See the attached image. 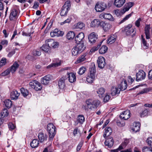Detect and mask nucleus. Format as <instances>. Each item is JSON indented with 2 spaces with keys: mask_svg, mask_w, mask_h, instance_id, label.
<instances>
[{
  "mask_svg": "<svg viewBox=\"0 0 152 152\" xmlns=\"http://www.w3.org/2000/svg\"><path fill=\"white\" fill-rule=\"evenodd\" d=\"M88 108L91 110L96 109L98 107L100 102L97 99H88L86 101Z\"/></svg>",
  "mask_w": 152,
  "mask_h": 152,
  "instance_id": "1",
  "label": "nucleus"
},
{
  "mask_svg": "<svg viewBox=\"0 0 152 152\" xmlns=\"http://www.w3.org/2000/svg\"><path fill=\"white\" fill-rule=\"evenodd\" d=\"M56 128L52 123L49 124L47 127V131L49 134V140H52L56 133Z\"/></svg>",
  "mask_w": 152,
  "mask_h": 152,
  "instance_id": "2",
  "label": "nucleus"
},
{
  "mask_svg": "<svg viewBox=\"0 0 152 152\" xmlns=\"http://www.w3.org/2000/svg\"><path fill=\"white\" fill-rule=\"evenodd\" d=\"M71 6L70 2L69 1H66L62 7L60 15L61 16H64L66 15L68 11L70 9Z\"/></svg>",
  "mask_w": 152,
  "mask_h": 152,
  "instance_id": "3",
  "label": "nucleus"
},
{
  "mask_svg": "<svg viewBox=\"0 0 152 152\" xmlns=\"http://www.w3.org/2000/svg\"><path fill=\"white\" fill-rule=\"evenodd\" d=\"M132 27L131 24H129L124 28V31L127 35H131L133 37L135 35L136 30L135 28L131 29Z\"/></svg>",
  "mask_w": 152,
  "mask_h": 152,
  "instance_id": "4",
  "label": "nucleus"
},
{
  "mask_svg": "<svg viewBox=\"0 0 152 152\" xmlns=\"http://www.w3.org/2000/svg\"><path fill=\"white\" fill-rule=\"evenodd\" d=\"M106 4L104 2L99 3H96L95 7V9L97 12H102L106 8Z\"/></svg>",
  "mask_w": 152,
  "mask_h": 152,
  "instance_id": "5",
  "label": "nucleus"
},
{
  "mask_svg": "<svg viewBox=\"0 0 152 152\" xmlns=\"http://www.w3.org/2000/svg\"><path fill=\"white\" fill-rule=\"evenodd\" d=\"M45 43L50 48H56L58 46V43L55 42L52 39H48L45 41Z\"/></svg>",
  "mask_w": 152,
  "mask_h": 152,
  "instance_id": "6",
  "label": "nucleus"
},
{
  "mask_svg": "<svg viewBox=\"0 0 152 152\" xmlns=\"http://www.w3.org/2000/svg\"><path fill=\"white\" fill-rule=\"evenodd\" d=\"M134 3L133 2H129L125 4L124 8L121 10V12L124 14L126 12L128 11L129 9L134 5Z\"/></svg>",
  "mask_w": 152,
  "mask_h": 152,
  "instance_id": "7",
  "label": "nucleus"
},
{
  "mask_svg": "<svg viewBox=\"0 0 152 152\" xmlns=\"http://www.w3.org/2000/svg\"><path fill=\"white\" fill-rule=\"evenodd\" d=\"M146 74L143 70H140L136 74V80L137 81L142 80L145 78Z\"/></svg>",
  "mask_w": 152,
  "mask_h": 152,
  "instance_id": "8",
  "label": "nucleus"
},
{
  "mask_svg": "<svg viewBox=\"0 0 152 152\" xmlns=\"http://www.w3.org/2000/svg\"><path fill=\"white\" fill-rule=\"evenodd\" d=\"M88 38L89 42L91 43H95L98 39V35L95 32L91 33L88 35Z\"/></svg>",
  "mask_w": 152,
  "mask_h": 152,
  "instance_id": "9",
  "label": "nucleus"
},
{
  "mask_svg": "<svg viewBox=\"0 0 152 152\" xmlns=\"http://www.w3.org/2000/svg\"><path fill=\"white\" fill-rule=\"evenodd\" d=\"M97 62L99 67L100 69L103 68L106 64L104 58L103 57L101 56H99L98 58Z\"/></svg>",
  "mask_w": 152,
  "mask_h": 152,
  "instance_id": "10",
  "label": "nucleus"
},
{
  "mask_svg": "<svg viewBox=\"0 0 152 152\" xmlns=\"http://www.w3.org/2000/svg\"><path fill=\"white\" fill-rule=\"evenodd\" d=\"M106 140L104 142L105 146L109 148L111 147L114 144V141L112 137H107L105 138Z\"/></svg>",
  "mask_w": 152,
  "mask_h": 152,
  "instance_id": "11",
  "label": "nucleus"
},
{
  "mask_svg": "<svg viewBox=\"0 0 152 152\" xmlns=\"http://www.w3.org/2000/svg\"><path fill=\"white\" fill-rule=\"evenodd\" d=\"M130 113L129 110H127L123 111L120 115V118L124 120H126L130 117Z\"/></svg>",
  "mask_w": 152,
  "mask_h": 152,
  "instance_id": "12",
  "label": "nucleus"
},
{
  "mask_svg": "<svg viewBox=\"0 0 152 152\" xmlns=\"http://www.w3.org/2000/svg\"><path fill=\"white\" fill-rule=\"evenodd\" d=\"M84 37V34L81 32L78 34L75 38V42L76 43L83 42V39Z\"/></svg>",
  "mask_w": 152,
  "mask_h": 152,
  "instance_id": "13",
  "label": "nucleus"
},
{
  "mask_svg": "<svg viewBox=\"0 0 152 152\" xmlns=\"http://www.w3.org/2000/svg\"><path fill=\"white\" fill-rule=\"evenodd\" d=\"M52 78V76L50 75H48L41 79V83L44 85H47L49 83V81Z\"/></svg>",
  "mask_w": 152,
  "mask_h": 152,
  "instance_id": "14",
  "label": "nucleus"
},
{
  "mask_svg": "<svg viewBox=\"0 0 152 152\" xmlns=\"http://www.w3.org/2000/svg\"><path fill=\"white\" fill-rule=\"evenodd\" d=\"M18 11L15 9H13L11 10L9 18L10 20H14L17 18Z\"/></svg>",
  "mask_w": 152,
  "mask_h": 152,
  "instance_id": "15",
  "label": "nucleus"
},
{
  "mask_svg": "<svg viewBox=\"0 0 152 152\" xmlns=\"http://www.w3.org/2000/svg\"><path fill=\"white\" fill-rule=\"evenodd\" d=\"M75 46L80 53H81L85 49L86 46L85 45L83 42L76 43Z\"/></svg>",
  "mask_w": 152,
  "mask_h": 152,
  "instance_id": "16",
  "label": "nucleus"
},
{
  "mask_svg": "<svg viewBox=\"0 0 152 152\" xmlns=\"http://www.w3.org/2000/svg\"><path fill=\"white\" fill-rule=\"evenodd\" d=\"M67 78H68L69 81L71 83H72L76 80L75 74L73 72L69 73L67 74Z\"/></svg>",
  "mask_w": 152,
  "mask_h": 152,
  "instance_id": "17",
  "label": "nucleus"
},
{
  "mask_svg": "<svg viewBox=\"0 0 152 152\" xmlns=\"http://www.w3.org/2000/svg\"><path fill=\"white\" fill-rule=\"evenodd\" d=\"M67 79L66 77H61L58 82V85L59 88L61 89H63L65 85V80Z\"/></svg>",
  "mask_w": 152,
  "mask_h": 152,
  "instance_id": "18",
  "label": "nucleus"
},
{
  "mask_svg": "<svg viewBox=\"0 0 152 152\" xmlns=\"http://www.w3.org/2000/svg\"><path fill=\"white\" fill-rule=\"evenodd\" d=\"M101 26L105 31H108L111 28V26L110 24L105 23L103 21H101Z\"/></svg>",
  "mask_w": 152,
  "mask_h": 152,
  "instance_id": "19",
  "label": "nucleus"
},
{
  "mask_svg": "<svg viewBox=\"0 0 152 152\" xmlns=\"http://www.w3.org/2000/svg\"><path fill=\"white\" fill-rule=\"evenodd\" d=\"M126 2V0H115L114 5L116 7L120 8Z\"/></svg>",
  "mask_w": 152,
  "mask_h": 152,
  "instance_id": "20",
  "label": "nucleus"
},
{
  "mask_svg": "<svg viewBox=\"0 0 152 152\" xmlns=\"http://www.w3.org/2000/svg\"><path fill=\"white\" fill-rule=\"evenodd\" d=\"M20 95V93L15 90H13L10 93V98L12 99L16 100L18 99Z\"/></svg>",
  "mask_w": 152,
  "mask_h": 152,
  "instance_id": "21",
  "label": "nucleus"
},
{
  "mask_svg": "<svg viewBox=\"0 0 152 152\" xmlns=\"http://www.w3.org/2000/svg\"><path fill=\"white\" fill-rule=\"evenodd\" d=\"M89 70L90 72L89 74L95 75L96 72V69L95 64L94 63H91L90 66Z\"/></svg>",
  "mask_w": 152,
  "mask_h": 152,
  "instance_id": "22",
  "label": "nucleus"
},
{
  "mask_svg": "<svg viewBox=\"0 0 152 152\" xmlns=\"http://www.w3.org/2000/svg\"><path fill=\"white\" fill-rule=\"evenodd\" d=\"M38 138L41 142H42L47 139V136L46 134H44L42 132H40L38 136Z\"/></svg>",
  "mask_w": 152,
  "mask_h": 152,
  "instance_id": "23",
  "label": "nucleus"
},
{
  "mask_svg": "<svg viewBox=\"0 0 152 152\" xmlns=\"http://www.w3.org/2000/svg\"><path fill=\"white\" fill-rule=\"evenodd\" d=\"M150 28L149 25H147L146 26L144 30L145 31L146 38L147 39H149L150 38Z\"/></svg>",
  "mask_w": 152,
  "mask_h": 152,
  "instance_id": "24",
  "label": "nucleus"
},
{
  "mask_svg": "<svg viewBox=\"0 0 152 152\" xmlns=\"http://www.w3.org/2000/svg\"><path fill=\"white\" fill-rule=\"evenodd\" d=\"M86 55L85 54L81 55L79 56L77 59L75 63L76 64L80 63L82 62L86 61Z\"/></svg>",
  "mask_w": 152,
  "mask_h": 152,
  "instance_id": "25",
  "label": "nucleus"
},
{
  "mask_svg": "<svg viewBox=\"0 0 152 152\" xmlns=\"http://www.w3.org/2000/svg\"><path fill=\"white\" fill-rule=\"evenodd\" d=\"M112 130L110 127H107L105 129L104 133L103 134V137L104 138L106 137H109L112 133Z\"/></svg>",
  "mask_w": 152,
  "mask_h": 152,
  "instance_id": "26",
  "label": "nucleus"
},
{
  "mask_svg": "<svg viewBox=\"0 0 152 152\" xmlns=\"http://www.w3.org/2000/svg\"><path fill=\"white\" fill-rule=\"evenodd\" d=\"M140 124L139 122H134L133 124L132 130L135 132L139 131L140 129Z\"/></svg>",
  "mask_w": 152,
  "mask_h": 152,
  "instance_id": "27",
  "label": "nucleus"
},
{
  "mask_svg": "<svg viewBox=\"0 0 152 152\" xmlns=\"http://www.w3.org/2000/svg\"><path fill=\"white\" fill-rule=\"evenodd\" d=\"M101 21L97 19L94 20L91 23V26L92 27H98L99 26H101Z\"/></svg>",
  "mask_w": 152,
  "mask_h": 152,
  "instance_id": "28",
  "label": "nucleus"
},
{
  "mask_svg": "<svg viewBox=\"0 0 152 152\" xmlns=\"http://www.w3.org/2000/svg\"><path fill=\"white\" fill-rule=\"evenodd\" d=\"M101 16L103 18L110 20L111 21L113 20L112 16L110 13H102L101 15Z\"/></svg>",
  "mask_w": 152,
  "mask_h": 152,
  "instance_id": "29",
  "label": "nucleus"
},
{
  "mask_svg": "<svg viewBox=\"0 0 152 152\" xmlns=\"http://www.w3.org/2000/svg\"><path fill=\"white\" fill-rule=\"evenodd\" d=\"M127 83L126 80L122 81L121 83L118 86V87L120 89V90L123 91L125 90L127 87Z\"/></svg>",
  "mask_w": 152,
  "mask_h": 152,
  "instance_id": "30",
  "label": "nucleus"
},
{
  "mask_svg": "<svg viewBox=\"0 0 152 152\" xmlns=\"http://www.w3.org/2000/svg\"><path fill=\"white\" fill-rule=\"evenodd\" d=\"M105 90L104 88L101 87L97 91V93L98 96L100 98L103 97L104 96Z\"/></svg>",
  "mask_w": 152,
  "mask_h": 152,
  "instance_id": "31",
  "label": "nucleus"
},
{
  "mask_svg": "<svg viewBox=\"0 0 152 152\" xmlns=\"http://www.w3.org/2000/svg\"><path fill=\"white\" fill-rule=\"evenodd\" d=\"M19 66V64L17 62H15L10 69V71L12 73H14L18 69Z\"/></svg>",
  "mask_w": 152,
  "mask_h": 152,
  "instance_id": "32",
  "label": "nucleus"
},
{
  "mask_svg": "<svg viewBox=\"0 0 152 152\" xmlns=\"http://www.w3.org/2000/svg\"><path fill=\"white\" fill-rule=\"evenodd\" d=\"M141 37V42L143 45V48L144 49H147L148 48L149 44L147 42L145 39L144 38L143 35H142Z\"/></svg>",
  "mask_w": 152,
  "mask_h": 152,
  "instance_id": "33",
  "label": "nucleus"
},
{
  "mask_svg": "<svg viewBox=\"0 0 152 152\" xmlns=\"http://www.w3.org/2000/svg\"><path fill=\"white\" fill-rule=\"evenodd\" d=\"M120 92L119 90L117 88L114 87H112L111 89V94L112 96H115L119 94Z\"/></svg>",
  "mask_w": 152,
  "mask_h": 152,
  "instance_id": "34",
  "label": "nucleus"
},
{
  "mask_svg": "<svg viewBox=\"0 0 152 152\" xmlns=\"http://www.w3.org/2000/svg\"><path fill=\"white\" fill-rule=\"evenodd\" d=\"M35 83L34 84V89L37 91L40 90L42 88V86L40 83L37 80H35Z\"/></svg>",
  "mask_w": 152,
  "mask_h": 152,
  "instance_id": "35",
  "label": "nucleus"
},
{
  "mask_svg": "<svg viewBox=\"0 0 152 152\" xmlns=\"http://www.w3.org/2000/svg\"><path fill=\"white\" fill-rule=\"evenodd\" d=\"M39 144V141L36 139H34L30 143L31 146L33 148L37 147Z\"/></svg>",
  "mask_w": 152,
  "mask_h": 152,
  "instance_id": "36",
  "label": "nucleus"
},
{
  "mask_svg": "<svg viewBox=\"0 0 152 152\" xmlns=\"http://www.w3.org/2000/svg\"><path fill=\"white\" fill-rule=\"evenodd\" d=\"M95 78V75L89 74L86 77V81L88 83H92Z\"/></svg>",
  "mask_w": 152,
  "mask_h": 152,
  "instance_id": "37",
  "label": "nucleus"
},
{
  "mask_svg": "<svg viewBox=\"0 0 152 152\" xmlns=\"http://www.w3.org/2000/svg\"><path fill=\"white\" fill-rule=\"evenodd\" d=\"M116 37L114 35L111 36L108 39L107 43L111 44L115 42L116 40Z\"/></svg>",
  "mask_w": 152,
  "mask_h": 152,
  "instance_id": "38",
  "label": "nucleus"
},
{
  "mask_svg": "<svg viewBox=\"0 0 152 152\" xmlns=\"http://www.w3.org/2000/svg\"><path fill=\"white\" fill-rule=\"evenodd\" d=\"M20 91L21 94L24 97H26L28 95L29 92L28 90L23 88L20 89Z\"/></svg>",
  "mask_w": 152,
  "mask_h": 152,
  "instance_id": "39",
  "label": "nucleus"
},
{
  "mask_svg": "<svg viewBox=\"0 0 152 152\" xmlns=\"http://www.w3.org/2000/svg\"><path fill=\"white\" fill-rule=\"evenodd\" d=\"M75 34L73 31H70L67 34V38L68 40L73 39L75 37Z\"/></svg>",
  "mask_w": 152,
  "mask_h": 152,
  "instance_id": "40",
  "label": "nucleus"
},
{
  "mask_svg": "<svg viewBox=\"0 0 152 152\" xmlns=\"http://www.w3.org/2000/svg\"><path fill=\"white\" fill-rule=\"evenodd\" d=\"M85 120L84 116L82 115H79L77 119L78 123L82 124Z\"/></svg>",
  "mask_w": 152,
  "mask_h": 152,
  "instance_id": "41",
  "label": "nucleus"
},
{
  "mask_svg": "<svg viewBox=\"0 0 152 152\" xmlns=\"http://www.w3.org/2000/svg\"><path fill=\"white\" fill-rule=\"evenodd\" d=\"M4 104L6 107L8 108H10L12 104V102L9 99L5 100L4 101Z\"/></svg>",
  "mask_w": 152,
  "mask_h": 152,
  "instance_id": "42",
  "label": "nucleus"
},
{
  "mask_svg": "<svg viewBox=\"0 0 152 152\" xmlns=\"http://www.w3.org/2000/svg\"><path fill=\"white\" fill-rule=\"evenodd\" d=\"M107 47L103 45L99 49V52L100 54L105 53L107 50Z\"/></svg>",
  "mask_w": 152,
  "mask_h": 152,
  "instance_id": "43",
  "label": "nucleus"
},
{
  "mask_svg": "<svg viewBox=\"0 0 152 152\" xmlns=\"http://www.w3.org/2000/svg\"><path fill=\"white\" fill-rule=\"evenodd\" d=\"M9 113L8 110L5 109L4 108L2 110L1 112V114L2 117H7Z\"/></svg>",
  "mask_w": 152,
  "mask_h": 152,
  "instance_id": "44",
  "label": "nucleus"
},
{
  "mask_svg": "<svg viewBox=\"0 0 152 152\" xmlns=\"http://www.w3.org/2000/svg\"><path fill=\"white\" fill-rule=\"evenodd\" d=\"M60 65L61 63L60 62L52 63L47 66V68L48 69H50L52 67H56L60 66Z\"/></svg>",
  "mask_w": 152,
  "mask_h": 152,
  "instance_id": "45",
  "label": "nucleus"
},
{
  "mask_svg": "<svg viewBox=\"0 0 152 152\" xmlns=\"http://www.w3.org/2000/svg\"><path fill=\"white\" fill-rule=\"evenodd\" d=\"M67 115L70 118H73L75 117L74 112L73 111H68L66 112Z\"/></svg>",
  "mask_w": 152,
  "mask_h": 152,
  "instance_id": "46",
  "label": "nucleus"
},
{
  "mask_svg": "<svg viewBox=\"0 0 152 152\" xmlns=\"http://www.w3.org/2000/svg\"><path fill=\"white\" fill-rule=\"evenodd\" d=\"M72 55L73 56H75L80 53L78 49L75 46L72 49Z\"/></svg>",
  "mask_w": 152,
  "mask_h": 152,
  "instance_id": "47",
  "label": "nucleus"
},
{
  "mask_svg": "<svg viewBox=\"0 0 152 152\" xmlns=\"http://www.w3.org/2000/svg\"><path fill=\"white\" fill-rule=\"evenodd\" d=\"M75 26L76 28L82 29L84 27L85 24L82 22H80Z\"/></svg>",
  "mask_w": 152,
  "mask_h": 152,
  "instance_id": "48",
  "label": "nucleus"
},
{
  "mask_svg": "<svg viewBox=\"0 0 152 152\" xmlns=\"http://www.w3.org/2000/svg\"><path fill=\"white\" fill-rule=\"evenodd\" d=\"M50 48L48 46L46 45H43L41 47V49L43 51L45 52H48Z\"/></svg>",
  "mask_w": 152,
  "mask_h": 152,
  "instance_id": "49",
  "label": "nucleus"
},
{
  "mask_svg": "<svg viewBox=\"0 0 152 152\" xmlns=\"http://www.w3.org/2000/svg\"><path fill=\"white\" fill-rule=\"evenodd\" d=\"M86 69V68L83 66L81 67L79 69L78 72V74L80 75H83L85 72Z\"/></svg>",
  "mask_w": 152,
  "mask_h": 152,
  "instance_id": "50",
  "label": "nucleus"
},
{
  "mask_svg": "<svg viewBox=\"0 0 152 152\" xmlns=\"http://www.w3.org/2000/svg\"><path fill=\"white\" fill-rule=\"evenodd\" d=\"M102 42H101L99 43L97 45L96 47H93L91 50L90 51L91 52H94L96 51L99 48L100 46L102 44Z\"/></svg>",
  "mask_w": 152,
  "mask_h": 152,
  "instance_id": "51",
  "label": "nucleus"
},
{
  "mask_svg": "<svg viewBox=\"0 0 152 152\" xmlns=\"http://www.w3.org/2000/svg\"><path fill=\"white\" fill-rule=\"evenodd\" d=\"M133 12H132L131 13L129 14V15H126L125 17H124L123 19L120 22V23H121L124 22V21H125L126 20H127L133 14Z\"/></svg>",
  "mask_w": 152,
  "mask_h": 152,
  "instance_id": "52",
  "label": "nucleus"
},
{
  "mask_svg": "<svg viewBox=\"0 0 152 152\" xmlns=\"http://www.w3.org/2000/svg\"><path fill=\"white\" fill-rule=\"evenodd\" d=\"M150 91V90L148 88H145L143 89V90H141L140 91L139 93H138L137 94V95H139L140 94H143L145 93H146Z\"/></svg>",
  "mask_w": 152,
  "mask_h": 152,
  "instance_id": "53",
  "label": "nucleus"
},
{
  "mask_svg": "<svg viewBox=\"0 0 152 152\" xmlns=\"http://www.w3.org/2000/svg\"><path fill=\"white\" fill-rule=\"evenodd\" d=\"M10 72V69H8L2 73L0 74V75L1 76H5L9 74Z\"/></svg>",
  "mask_w": 152,
  "mask_h": 152,
  "instance_id": "54",
  "label": "nucleus"
},
{
  "mask_svg": "<svg viewBox=\"0 0 152 152\" xmlns=\"http://www.w3.org/2000/svg\"><path fill=\"white\" fill-rule=\"evenodd\" d=\"M148 111L147 109H145L142 111L140 114V116L141 117H144L147 115Z\"/></svg>",
  "mask_w": 152,
  "mask_h": 152,
  "instance_id": "55",
  "label": "nucleus"
},
{
  "mask_svg": "<svg viewBox=\"0 0 152 152\" xmlns=\"http://www.w3.org/2000/svg\"><path fill=\"white\" fill-rule=\"evenodd\" d=\"M56 35L57 37H59V36H62L64 34V33L63 31L58 30V29H56Z\"/></svg>",
  "mask_w": 152,
  "mask_h": 152,
  "instance_id": "56",
  "label": "nucleus"
},
{
  "mask_svg": "<svg viewBox=\"0 0 152 152\" xmlns=\"http://www.w3.org/2000/svg\"><path fill=\"white\" fill-rule=\"evenodd\" d=\"M151 148H150L148 147H144L142 149L143 152H150Z\"/></svg>",
  "mask_w": 152,
  "mask_h": 152,
  "instance_id": "57",
  "label": "nucleus"
},
{
  "mask_svg": "<svg viewBox=\"0 0 152 152\" xmlns=\"http://www.w3.org/2000/svg\"><path fill=\"white\" fill-rule=\"evenodd\" d=\"M32 54L34 56H40L41 55V52L40 51L34 50L32 52Z\"/></svg>",
  "mask_w": 152,
  "mask_h": 152,
  "instance_id": "58",
  "label": "nucleus"
},
{
  "mask_svg": "<svg viewBox=\"0 0 152 152\" xmlns=\"http://www.w3.org/2000/svg\"><path fill=\"white\" fill-rule=\"evenodd\" d=\"M6 63V59L3 58L1 60L0 64L1 67L2 66L5 65Z\"/></svg>",
  "mask_w": 152,
  "mask_h": 152,
  "instance_id": "59",
  "label": "nucleus"
},
{
  "mask_svg": "<svg viewBox=\"0 0 152 152\" xmlns=\"http://www.w3.org/2000/svg\"><path fill=\"white\" fill-rule=\"evenodd\" d=\"M129 142V140L127 139L124 140V141L121 144L124 147H125Z\"/></svg>",
  "mask_w": 152,
  "mask_h": 152,
  "instance_id": "60",
  "label": "nucleus"
},
{
  "mask_svg": "<svg viewBox=\"0 0 152 152\" xmlns=\"http://www.w3.org/2000/svg\"><path fill=\"white\" fill-rule=\"evenodd\" d=\"M39 4L38 2L35 1L34 2V5L33 7V8L34 9H37L38 7L39 6Z\"/></svg>",
  "mask_w": 152,
  "mask_h": 152,
  "instance_id": "61",
  "label": "nucleus"
},
{
  "mask_svg": "<svg viewBox=\"0 0 152 152\" xmlns=\"http://www.w3.org/2000/svg\"><path fill=\"white\" fill-rule=\"evenodd\" d=\"M110 96L108 95H106L103 99V101L106 102H107L110 99Z\"/></svg>",
  "mask_w": 152,
  "mask_h": 152,
  "instance_id": "62",
  "label": "nucleus"
},
{
  "mask_svg": "<svg viewBox=\"0 0 152 152\" xmlns=\"http://www.w3.org/2000/svg\"><path fill=\"white\" fill-rule=\"evenodd\" d=\"M8 126L9 129L12 130L14 129L15 128L14 124L12 123H10L8 124Z\"/></svg>",
  "mask_w": 152,
  "mask_h": 152,
  "instance_id": "63",
  "label": "nucleus"
},
{
  "mask_svg": "<svg viewBox=\"0 0 152 152\" xmlns=\"http://www.w3.org/2000/svg\"><path fill=\"white\" fill-rule=\"evenodd\" d=\"M141 20L140 18H139L138 20L135 22V25L137 27H139L140 26V22Z\"/></svg>",
  "mask_w": 152,
  "mask_h": 152,
  "instance_id": "64",
  "label": "nucleus"
}]
</instances>
